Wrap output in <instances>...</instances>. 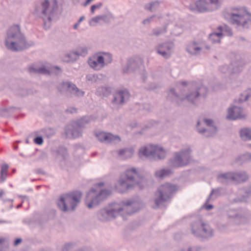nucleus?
<instances>
[{"instance_id":"6","label":"nucleus","mask_w":251,"mask_h":251,"mask_svg":"<svg viewBox=\"0 0 251 251\" xmlns=\"http://www.w3.org/2000/svg\"><path fill=\"white\" fill-rule=\"evenodd\" d=\"M81 193L76 191L61 196L58 200V205L64 211L74 209L80 201Z\"/></svg>"},{"instance_id":"59","label":"nucleus","mask_w":251,"mask_h":251,"mask_svg":"<svg viewBox=\"0 0 251 251\" xmlns=\"http://www.w3.org/2000/svg\"><path fill=\"white\" fill-rule=\"evenodd\" d=\"M68 246V245H66V246L64 247V250H65V248H67V247Z\"/></svg>"},{"instance_id":"27","label":"nucleus","mask_w":251,"mask_h":251,"mask_svg":"<svg viewBox=\"0 0 251 251\" xmlns=\"http://www.w3.org/2000/svg\"><path fill=\"white\" fill-rule=\"evenodd\" d=\"M171 174V170L169 169H161L155 172V176L159 179H162L170 176Z\"/></svg>"},{"instance_id":"42","label":"nucleus","mask_w":251,"mask_h":251,"mask_svg":"<svg viewBox=\"0 0 251 251\" xmlns=\"http://www.w3.org/2000/svg\"><path fill=\"white\" fill-rule=\"evenodd\" d=\"M34 141L38 145H42L43 143V140L41 137H37L35 138Z\"/></svg>"},{"instance_id":"28","label":"nucleus","mask_w":251,"mask_h":251,"mask_svg":"<svg viewBox=\"0 0 251 251\" xmlns=\"http://www.w3.org/2000/svg\"><path fill=\"white\" fill-rule=\"evenodd\" d=\"M251 100V89H248L244 91L241 95L239 101H245Z\"/></svg>"},{"instance_id":"23","label":"nucleus","mask_w":251,"mask_h":251,"mask_svg":"<svg viewBox=\"0 0 251 251\" xmlns=\"http://www.w3.org/2000/svg\"><path fill=\"white\" fill-rule=\"evenodd\" d=\"M129 98V95L126 91H122L117 92L114 98V101L118 104L124 102L125 100H127Z\"/></svg>"},{"instance_id":"35","label":"nucleus","mask_w":251,"mask_h":251,"mask_svg":"<svg viewBox=\"0 0 251 251\" xmlns=\"http://www.w3.org/2000/svg\"><path fill=\"white\" fill-rule=\"evenodd\" d=\"M105 16H99L93 18L90 22V24L91 25H95V24L100 22L101 20H104Z\"/></svg>"},{"instance_id":"57","label":"nucleus","mask_w":251,"mask_h":251,"mask_svg":"<svg viewBox=\"0 0 251 251\" xmlns=\"http://www.w3.org/2000/svg\"><path fill=\"white\" fill-rule=\"evenodd\" d=\"M192 10H195V8H193L191 6H190V8Z\"/></svg>"},{"instance_id":"14","label":"nucleus","mask_w":251,"mask_h":251,"mask_svg":"<svg viewBox=\"0 0 251 251\" xmlns=\"http://www.w3.org/2000/svg\"><path fill=\"white\" fill-rule=\"evenodd\" d=\"M111 60L110 55L108 54L104 53L103 55H99L97 57L93 56L88 60L89 65L96 70H99L104 67V61L110 62Z\"/></svg>"},{"instance_id":"60","label":"nucleus","mask_w":251,"mask_h":251,"mask_svg":"<svg viewBox=\"0 0 251 251\" xmlns=\"http://www.w3.org/2000/svg\"><path fill=\"white\" fill-rule=\"evenodd\" d=\"M249 147L251 149V144L249 145Z\"/></svg>"},{"instance_id":"13","label":"nucleus","mask_w":251,"mask_h":251,"mask_svg":"<svg viewBox=\"0 0 251 251\" xmlns=\"http://www.w3.org/2000/svg\"><path fill=\"white\" fill-rule=\"evenodd\" d=\"M196 9L200 12L214 10L219 5V0H199L195 2Z\"/></svg>"},{"instance_id":"45","label":"nucleus","mask_w":251,"mask_h":251,"mask_svg":"<svg viewBox=\"0 0 251 251\" xmlns=\"http://www.w3.org/2000/svg\"><path fill=\"white\" fill-rule=\"evenodd\" d=\"M93 0H86L84 5L86 6V5H88V4H89L91 2H92Z\"/></svg>"},{"instance_id":"33","label":"nucleus","mask_w":251,"mask_h":251,"mask_svg":"<svg viewBox=\"0 0 251 251\" xmlns=\"http://www.w3.org/2000/svg\"><path fill=\"white\" fill-rule=\"evenodd\" d=\"M183 31V26L182 24L176 25L174 28V35L178 36Z\"/></svg>"},{"instance_id":"18","label":"nucleus","mask_w":251,"mask_h":251,"mask_svg":"<svg viewBox=\"0 0 251 251\" xmlns=\"http://www.w3.org/2000/svg\"><path fill=\"white\" fill-rule=\"evenodd\" d=\"M228 218L235 224H239L244 219L243 211L241 209H230L227 211Z\"/></svg>"},{"instance_id":"29","label":"nucleus","mask_w":251,"mask_h":251,"mask_svg":"<svg viewBox=\"0 0 251 251\" xmlns=\"http://www.w3.org/2000/svg\"><path fill=\"white\" fill-rule=\"evenodd\" d=\"M133 153V152L132 150L128 149L122 150L118 151L119 156L122 159H126L131 157Z\"/></svg>"},{"instance_id":"22","label":"nucleus","mask_w":251,"mask_h":251,"mask_svg":"<svg viewBox=\"0 0 251 251\" xmlns=\"http://www.w3.org/2000/svg\"><path fill=\"white\" fill-rule=\"evenodd\" d=\"M204 49L202 45L197 42H193L189 43L186 47V50L190 54L196 55L200 53L201 51Z\"/></svg>"},{"instance_id":"54","label":"nucleus","mask_w":251,"mask_h":251,"mask_svg":"<svg viewBox=\"0 0 251 251\" xmlns=\"http://www.w3.org/2000/svg\"><path fill=\"white\" fill-rule=\"evenodd\" d=\"M149 21V20H145L144 21L143 23L144 24H146V22H148Z\"/></svg>"},{"instance_id":"30","label":"nucleus","mask_w":251,"mask_h":251,"mask_svg":"<svg viewBox=\"0 0 251 251\" xmlns=\"http://www.w3.org/2000/svg\"><path fill=\"white\" fill-rule=\"evenodd\" d=\"M240 136L244 140H251V129L244 128L240 130Z\"/></svg>"},{"instance_id":"61","label":"nucleus","mask_w":251,"mask_h":251,"mask_svg":"<svg viewBox=\"0 0 251 251\" xmlns=\"http://www.w3.org/2000/svg\"><path fill=\"white\" fill-rule=\"evenodd\" d=\"M159 34V33H155V34L156 35H158Z\"/></svg>"},{"instance_id":"34","label":"nucleus","mask_w":251,"mask_h":251,"mask_svg":"<svg viewBox=\"0 0 251 251\" xmlns=\"http://www.w3.org/2000/svg\"><path fill=\"white\" fill-rule=\"evenodd\" d=\"M8 166L7 164H2L1 166L0 174L1 177L3 179H5L7 176Z\"/></svg>"},{"instance_id":"58","label":"nucleus","mask_w":251,"mask_h":251,"mask_svg":"<svg viewBox=\"0 0 251 251\" xmlns=\"http://www.w3.org/2000/svg\"><path fill=\"white\" fill-rule=\"evenodd\" d=\"M132 213H133V212H129L128 213V214L130 215V214H131Z\"/></svg>"},{"instance_id":"12","label":"nucleus","mask_w":251,"mask_h":251,"mask_svg":"<svg viewBox=\"0 0 251 251\" xmlns=\"http://www.w3.org/2000/svg\"><path fill=\"white\" fill-rule=\"evenodd\" d=\"M57 8L56 0H45L40 8L41 17L44 20L51 21V16Z\"/></svg>"},{"instance_id":"56","label":"nucleus","mask_w":251,"mask_h":251,"mask_svg":"<svg viewBox=\"0 0 251 251\" xmlns=\"http://www.w3.org/2000/svg\"><path fill=\"white\" fill-rule=\"evenodd\" d=\"M73 136H74L75 137L77 136V135H75L74 133H73Z\"/></svg>"},{"instance_id":"47","label":"nucleus","mask_w":251,"mask_h":251,"mask_svg":"<svg viewBox=\"0 0 251 251\" xmlns=\"http://www.w3.org/2000/svg\"><path fill=\"white\" fill-rule=\"evenodd\" d=\"M173 95H174V101L175 100H176V99L178 97V96L176 95V94L175 93L174 91Z\"/></svg>"},{"instance_id":"8","label":"nucleus","mask_w":251,"mask_h":251,"mask_svg":"<svg viewBox=\"0 0 251 251\" xmlns=\"http://www.w3.org/2000/svg\"><path fill=\"white\" fill-rule=\"evenodd\" d=\"M132 204H133V202L130 201H128L126 202H123L122 204L118 203L112 204L107 209L102 210L101 211L102 214L107 220L115 218L119 215L122 210L129 211L130 208L129 206Z\"/></svg>"},{"instance_id":"46","label":"nucleus","mask_w":251,"mask_h":251,"mask_svg":"<svg viewBox=\"0 0 251 251\" xmlns=\"http://www.w3.org/2000/svg\"><path fill=\"white\" fill-rule=\"evenodd\" d=\"M67 111H69V112H71V113H73V112H75V108H71L70 110L68 109V110H67Z\"/></svg>"},{"instance_id":"7","label":"nucleus","mask_w":251,"mask_h":251,"mask_svg":"<svg viewBox=\"0 0 251 251\" xmlns=\"http://www.w3.org/2000/svg\"><path fill=\"white\" fill-rule=\"evenodd\" d=\"M190 89L189 93L185 96V98H180L181 100H187L191 103L196 104V102L201 96L205 97L207 89L204 86L201 82L197 83L195 82L189 84Z\"/></svg>"},{"instance_id":"51","label":"nucleus","mask_w":251,"mask_h":251,"mask_svg":"<svg viewBox=\"0 0 251 251\" xmlns=\"http://www.w3.org/2000/svg\"><path fill=\"white\" fill-rule=\"evenodd\" d=\"M4 193L3 191H1L0 192V198L2 196V195H3Z\"/></svg>"},{"instance_id":"2","label":"nucleus","mask_w":251,"mask_h":251,"mask_svg":"<svg viewBox=\"0 0 251 251\" xmlns=\"http://www.w3.org/2000/svg\"><path fill=\"white\" fill-rule=\"evenodd\" d=\"M227 15L230 22L237 27L249 28L251 26V14L244 7L232 8Z\"/></svg>"},{"instance_id":"53","label":"nucleus","mask_w":251,"mask_h":251,"mask_svg":"<svg viewBox=\"0 0 251 251\" xmlns=\"http://www.w3.org/2000/svg\"><path fill=\"white\" fill-rule=\"evenodd\" d=\"M204 48H205L206 49H207V50H209L210 49L209 47L208 46H204Z\"/></svg>"},{"instance_id":"38","label":"nucleus","mask_w":251,"mask_h":251,"mask_svg":"<svg viewBox=\"0 0 251 251\" xmlns=\"http://www.w3.org/2000/svg\"><path fill=\"white\" fill-rule=\"evenodd\" d=\"M188 251H201L202 248L200 246H195L190 247L188 249Z\"/></svg>"},{"instance_id":"10","label":"nucleus","mask_w":251,"mask_h":251,"mask_svg":"<svg viewBox=\"0 0 251 251\" xmlns=\"http://www.w3.org/2000/svg\"><path fill=\"white\" fill-rule=\"evenodd\" d=\"M192 150L189 147L176 152L174 158V167H182L188 165L192 160Z\"/></svg>"},{"instance_id":"48","label":"nucleus","mask_w":251,"mask_h":251,"mask_svg":"<svg viewBox=\"0 0 251 251\" xmlns=\"http://www.w3.org/2000/svg\"><path fill=\"white\" fill-rule=\"evenodd\" d=\"M84 19V16H82V17H80V18L78 20V23L79 24L82 20H83Z\"/></svg>"},{"instance_id":"39","label":"nucleus","mask_w":251,"mask_h":251,"mask_svg":"<svg viewBox=\"0 0 251 251\" xmlns=\"http://www.w3.org/2000/svg\"><path fill=\"white\" fill-rule=\"evenodd\" d=\"M102 5L101 3H98L97 4L93 5L91 7V11L92 14H94L95 11L96 9L100 8Z\"/></svg>"},{"instance_id":"37","label":"nucleus","mask_w":251,"mask_h":251,"mask_svg":"<svg viewBox=\"0 0 251 251\" xmlns=\"http://www.w3.org/2000/svg\"><path fill=\"white\" fill-rule=\"evenodd\" d=\"M170 50V49L169 48H168L167 49V50L166 51H163L161 48H160L158 50V52L161 54L163 57H165V58H167L169 56H170L171 55V52L169 51Z\"/></svg>"},{"instance_id":"50","label":"nucleus","mask_w":251,"mask_h":251,"mask_svg":"<svg viewBox=\"0 0 251 251\" xmlns=\"http://www.w3.org/2000/svg\"><path fill=\"white\" fill-rule=\"evenodd\" d=\"M173 188H174V193L176 190H177V187L176 185H174Z\"/></svg>"},{"instance_id":"55","label":"nucleus","mask_w":251,"mask_h":251,"mask_svg":"<svg viewBox=\"0 0 251 251\" xmlns=\"http://www.w3.org/2000/svg\"><path fill=\"white\" fill-rule=\"evenodd\" d=\"M3 241H4V240L2 239H0V243H2Z\"/></svg>"},{"instance_id":"49","label":"nucleus","mask_w":251,"mask_h":251,"mask_svg":"<svg viewBox=\"0 0 251 251\" xmlns=\"http://www.w3.org/2000/svg\"><path fill=\"white\" fill-rule=\"evenodd\" d=\"M79 25V23H76V24H75L74 25V28L75 29H77V27Z\"/></svg>"},{"instance_id":"4","label":"nucleus","mask_w":251,"mask_h":251,"mask_svg":"<svg viewBox=\"0 0 251 251\" xmlns=\"http://www.w3.org/2000/svg\"><path fill=\"white\" fill-rule=\"evenodd\" d=\"M190 226L192 234L196 237L209 239L214 236V229L207 222L200 217L193 220Z\"/></svg>"},{"instance_id":"15","label":"nucleus","mask_w":251,"mask_h":251,"mask_svg":"<svg viewBox=\"0 0 251 251\" xmlns=\"http://www.w3.org/2000/svg\"><path fill=\"white\" fill-rule=\"evenodd\" d=\"M173 192V187L171 184L166 183L161 185L157 192L158 198L155 200V203L157 206L164 201L168 200Z\"/></svg>"},{"instance_id":"26","label":"nucleus","mask_w":251,"mask_h":251,"mask_svg":"<svg viewBox=\"0 0 251 251\" xmlns=\"http://www.w3.org/2000/svg\"><path fill=\"white\" fill-rule=\"evenodd\" d=\"M248 176L244 172L233 173V182L240 183L246 181Z\"/></svg>"},{"instance_id":"52","label":"nucleus","mask_w":251,"mask_h":251,"mask_svg":"<svg viewBox=\"0 0 251 251\" xmlns=\"http://www.w3.org/2000/svg\"><path fill=\"white\" fill-rule=\"evenodd\" d=\"M182 85L183 86H185L186 85V84H187V82H185V81H183V82H182Z\"/></svg>"},{"instance_id":"62","label":"nucleus","mask_w":251,"mask_h":251,"mask_svg":"<svg viewBox=\"0 0 251 251\" xmlns=\"http://www.w3.org/2000/svg\"><path fill=\"white\" fill-rule=\"evenodd\" d=\"M55 69H58V68H57V67H55Z\"/></svg>"},{"instance_id":"40","label":"nucleus","mask_w":251,"mask_h":251,"mask_svg":"<svg viewBox=\"0 0 251 251\" xmlns=\"http://www.w3.org/2000/svg\"><path fill=\"white\" fill-rule=\"evenodd\" d=\"M77 54L75 52H72L70 54L67 55L66 57H67L68 58H64V61L66 62H70L73 61L74 59L71 58L73 56H76Z\"/></svg>"},{"instance_id":"11","label":"nucleus","mask_w":251,"mask_h":251,"mask_svg":"<svg viewBox=\"0 0 251 251\" xmlns=\"http://www.w3.org/2000/svg\"><path fill=\"white\" fill-rule=\"evenodd\" d=\"M197 130L199 133L203 134L206 137L214 135L217 131L213 121L209 119H204L202 122L198 121Z\"/></svg>"},{"instance_id":"21","label":"nucleus","mask_w":251,"mask_h":251,"mask_svg":"<svg viewBox=\"0 0 251 251\" xmlns=\"http://www.w3.org/2000/svg\"><path fill=\"white\" fill-rule=\"evenodd\" d=\"M98 139L101 142L112 143L114 141H120V138L119 136H114L112 134L104 132H100L97 134Z\"/></svg>"},{"instance_id":"36","label":"nucleus","mask_w":251,"mask_h":251,"mask_svg":"<svg viewBox=\"0 0 251 251\" xmlns=\"http://www.w3.org/2000/svg\"><path fill=\"white\" fill-rule=\"evenodd\" d=\"M239 160L241 161H251V153H246L240 156L238 158Z\"/></svg>"},{"instance_id":"16","label":"nucleus","mask_w":251,"mask_h":251,"mask_svg":"<svg viewBox=\"0 0 251 251\" xmlns=\"http://www.w3.org/2000/svg\"><path fill=\"white\" fill-rule=\"evenodd\" d=\"M225 31L227 32V35L228 36L232 35L231 29L229 27L226 26H220L218 28V31L212 32L209 34V41L212 43H219Z\"/></svg>"},{"instance_id":"3","label":"nucleus","mask_w":251,"mask_h":251,"mask_svg":"<svg viewBox=\"0 0 251 251\" xmlns=\"http://www.w3.org/2000/svg\"><path fill=\"white\" fill-rule=\"evenodd\" d=\"M122 179L119 181L120 186L122 187L119 190L120 192H123L135 185H139V188H142V186L140 185V183L145 184V180L141 177L135 169L127 170L124 176Z\"/></svg>"},{"instance_id":"20","label":"nucleus","mask_w":251,"mask_h":251,"mask_svg":"<svg viewBox=\"0 0 251 251\" xmlns=\"http://www.w3.org/2000/svg\"><path fill=\"white\" fill-rule=\"evenodd\" d=\"M58 89L60 91H69L77 96L80 95H83L84 94L82 92H80L75 85L71 84L69 82H63L61 83L59 85Z\"/></svg>"},{"instance_id":"17","label":"nucleus","mask_w":251,"mask_h":251,"mask_svg":"<svg viewBox=\"0 0 251 251\" xmlns=\"http://www.w3.org/2000/svg\"><path fill=\"white\" fill-rule=\"evenodd\" d=\"M243 65L241 61H238L232 62L228 66L227 65H224L220 67V71L223 73H229L230 75L238 74L243 70Z\"/></svg>"},{"instance_id":"43","label":"nucleus","mask_w":251,"mask_h":251,"mask_svg":"<svg viewBox=\"0 0 251 251\" xmlns=\"http://www.w3.org/2000/svg\"><path fill=\"white\" fill-rule=\"evenodd\" d=\"M204 206L205 209H206L207 210H209L211 209L213 207V206L212 204L206 205L205 204L204 205Z\"/></svg>"},{"instance_id":"9","label":"nucleus","mask_w":251,"mask_h":251,"mask_svg":"<svg viewBox=\"0 0 251 251\" xmlns=\"http://www.w3.org/2000/svg\"><path fill=\"white\" fill-rule=\"evenodd\" d=\"M166 155V151L161 147L153 145L143 147L139 151L140 157H151L155 159L164 158Z\"/></svg>"},{"instance_id":"25","label":"nucleus","mask_w":251,"mask_h":251,"mask_svg":"<svg viewBox=\"0 0 251 251\" xmlns=\"http://www.w3.org/2000/svg\"><path fill=\"white\" fill-rule=\"evenodd\" d=\"M238 194L239 195H242V197L241 198L234 199L233 202L246 201L247 198L249 197L251 195V188L249 187L240 190Z\"/></svg>"},{"instance_id":"24","label":"nucleus","mask_w":251,"mask_h":251,"mask_svg":"<svg viewBox=\"0 0 251 251\" xmlns=\"http://www.w3.org/2000/svg\"><path fill=\"white\" fill-rule=\"evenodd\" d=\"M218 180L222 184L233 182V173L228 172L221 174L218 176Z\"/></svg>"},{"instance_id":"32","label":"nucleus","mask_w":251,"mask_h":251,"mask_svg":"<svg viewBox=\"0 0 251 251\" xmlns=\"http://www.w3.org/2000/svg\"><path fill=\"white\" fill-rule=\"evenodd\" d=\"M29 71L31 73L32 72H35V73H38L40 74H45V75H49L50 74L49 71L46 70L45 68H40L39 69H36L33 67H30L29 68Z\"/></svg>"},{"instance_id":"44","label":"nucleus","mask_w":251,"mask_h":251,"mask_svg":"<svg viewBox=\"0 0 251 251\" xmlns=\"http://www.w3.org/2000/svg\"><path fill=\"white\" fill-rule=\"evenodd\" d=\"M21 241H22V240L21 239H17L15 240L14 245L16 246V245H18L19 243H20L21 242Z\"/></svg>"},{"instance_id":"5","label":"nucleus","mask_w":251,"mask_h":251,"mask_svg":"<svg viewBox=\"0 0 251 251\" xmlns=\"http://www.w3.org/2000/svg\"><path fill=\"white\" fill-rule=\"evenodd\" d=\"M103 185V183L96 184L88 193L86 199V204L88 208H91L96 206L100 201L106 198L110 194L109 191L102 188Z\"/></svg>"},{"instance_id":"41","label":"nucleus","mask_w":251,"mask_h":251,"mask_svg":"<svg viewBox=\"0 0 251 251\" xmlns=\"http://www.w3.org/2000/svg\"><path fill=\"white\" fill-rule=\"evenodd\" d=\"M158 3L157 2H153L152 3H151L150 6L148 9L151 11H153L155 8L158 7Z\"/></svg>"},{"instance_id":"1","label":"nucleus","mask_w":251,"mask_h":251,"mask_svg":"<svg viewBox=\"0 0 251 251\" xmlns=\"http://www.w3.org/2000/svg\"><path fill=\"white\" fill-rule=\"evenodd\" d=\"M5 46L8 49L14 51L22 50L27 47L18 25H14L9 29L5 40Z\"/></svg>"},{"instance_id":"19","label":"nucleus","mask_w":251,"mask_h":251,"mask_svg":"<svg viewBox=\"0 0 251 251\" xmlns=\"http://www.w3.org/2000/svg\"><path fill=\"white\" fill-rule=\"evenodd\" d=\"M242 112L243 109L241 107L237 106H231L228 109V114L226 118L228 119L232 120L242 118L244 117L242 114Z\"/></svg>"},{"instance_id":"31","label":"nucleus","mask_w":251,"mask_h":251,"mask_svg":"<svg viewBox=\"0 0 251 251\" xmlns=\"http://www.w3.org/2000/svg\"><path fill=\"white\" fill-rule=\"evenodd\" d=\"M221 191L222 189L220 188H218L215 189H212L209 196V197L207 199L206 201V203L208 202V201L212 198V197H213V199H215L218 197L221 196L222 194Z\"/></svg>"}]
</instances>
